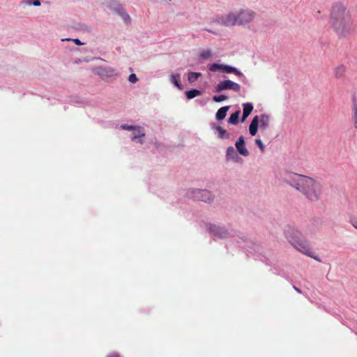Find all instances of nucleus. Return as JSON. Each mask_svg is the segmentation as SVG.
Instances as JSON below:
<instances>
[{"instance_id": "obj_1", "label": "nucleus", "mask_w": 357, "mask_h": 357, "mask_svg": "<svg viewBox=\"0 0 357 357\" xmlns=\"http://www.w3.org/2000/svg\"><path fill=\"white\" fill-rule=\"evenodd\" d=\"M281 179L287 185L301 192L311 202L317 201L321 195V185L311 177L286 172L282 174Z\"/></svg>"}, {"instance_id": "obj_2", "label": "nucleus", "mask_w": 357, "mask_h": 357, "mask_svg": "<svg viewBox=\"0 0 357 357\" xmlns=\"http://www.w3.org/2000/svg\"><path fill=\"white\" fill-rule=\"evenodd\" d=\"M329 23L333 31L342 37L350 35L355 27L351 10L342 2H335L332 5Z\"/></svg>"}, {"instance_id": "obj_3", "label": "nucleus", "mask_w": 357, "mask_h": 357, "mask_svg": "<svg viewBox=\"0 0 357 357\" xmlns=\"http://www.w3.org/2000/svg\"><path fill=\"white\" fill-rule=\"evenodd\" d=\"M284 235L289 243L299 252H307L309 242L303 234L295 227L288 225L284 229Z\"/></svg>"}, {"instance_id": "obj_4", "label": "nucleus", "mask_w": 357, "mask_h": 357, "mask_svg": "<svg viewBox=\"0 0 357 357\" xmlns=\"http://www.w3.org/2000/svg\"><path fill=\"white\" fill-rule=\"evenodd\" d=\"M206 229L213 238L226 239L236 238V232L233 229H228L225 227H221L214 224L206 225Z\"/></svg>"}, {"instance_id": "obj_5", "label": "nucleus", "mask_w": 357, "mask_h": 357, "mask_svg": "<svg viewBox=\"0 0 357 357\" xmlns=\"http://www.w3.org/2000/svg\"><path fill=\"white\" fill-rule=\"evenodd\" d=\"M105 5L110 10L119 15L126 24H130L131 23L130 16L126 12L119 1L117 0H107Z\"/></svg>"}, {"instance_id": "obj_6", "label": "nucleus", "mask_w": 357, "mask_h": 357, "mask_svg": "<svg viewBox=\"0 0 357 357\" xmlns=\"http://www.w3.org/2000/svg\"><path fill=\"white\" fill-rule=\"evenodd\" d=\"M237 26H245L253 22L257 13L249 8H241L236 11Z\"/></svg>"}, {"instance_id": "obj_7", "label": "nucleus", "mask_w": 357, "mask_h": 357, "mask_svg": "<svg viewBox=\"0 0 357 357\" xmlns=\"http://www.w3.org/2000/svg\"><path fill=\"white\" fill-rule=\"evenodd\" d=\"M187 195L190 198L206 203H210L213 200L211 192L205 189H190L188 190Z\"/></svg>"}, {"instance_id": "obj_8", "label": "nucleus", "mask_w": 357, "mask_h": 357, "mask_svg": "<svg viewBox=\"0 0 357 357\" xmlns=\"http://www.w3.org/2000/svg\"><path fill=\"white\" fill-rule=\"evenodd\" d=\"M208 69L210 71L215 72L218 70H220L222 73H234L236 75L240 77L243 82L246 80L245 76L236 67H233L227 64H220L217 63H214L213 64L209 65Z\"/></svg>"}, {"instance_id": "obj_9", "label": "nucleus", "mask_w": 357, "mask_h": 357, "mask_svg": "<svg viewBox=\"0 0 357 357\" xmlns=\"http://www.w3.org/2000/svg\"><path fill=\"white\" fill-rule=\"evenodd\" d=\"M213 22L227 27L237 26L236 11H230L222 15L217 16Z\"/></svg>"}, {"instance_id": "obj_10", "label": "nucleus", "mask_w": 357, "mask_h": 357, "mask_svg": "<svg viewBox=\"0 0 357 357\" xmlns=\"http://www.w3.org/2000/svg\"><path fill=\"white\" fill-rule=\"evenodd\" d=\"M225 90H231L235 92H239L241 86L230 79H225L218 82L215 86V91L220 93Z\"/></svg>"}, {"instance_id": "obj_11", "label": "nucleus", "mask_w": 357, "mask_h": 357, "mask_svg": "<svg viewBox=\"0 0 357 357\" xmlns=\"http://www.w3.org/2000/svg\"><path fill=\"white\" fill-rule=\"evenodd\" d=\"M120 128L122 130L132 131V134L130 137L132 141H135L137 139L141 138L145 136V132L144 128L139 126H132L128 124H121Z\"/></svg>"}, {"instance_id": "obj_12", "label": "nucleus", "mask_w": 357, "mask_h": 357, "mask_svg": "<svg viewBox=\"0 0 357 357\" xmlns=\"http://www.w3.org/2000/svg\"><path fill=\"white\" fill-rule=\"evenodd\" d=\"M236 243L238 247L245 249L247 252L252 253V246H254V243L250 241L246 236L244 235L237 236Z\"/></svg>"}, {"instance_id": "obj_13", "label": "nucleus", "mask_w": 357, "mask_h": 357, "mask_svg": "<svg viewBox=\"0 0 357 357\" xmlns=\"http://www.w3.org/2000/svg\"><path fill=\"white\" fill-rule=\"evenodd\" d=\"M225 158L227 161L231 160L237 163H240L243 160L233 146H228L227 148Z\"/></svg>"}, {"instance_id": "obj_14", "label": "nucleus", "mask_w": 357, "mask_h": 357, "mask_svg": "<svg viewBox=\"0 0 357 357\" xmlns=\"http://www.w3.org/2000/svg\"><path fill=\"white\" fill-rule=\"evenodd\" d=\"M235 146L236 148L237 152L243 156L249 155V151L247 149L245 145V138L243 136L239 137L238 140L235 143Z\"/></svg>"}, {"instance_id": "obj_15", "label": "nucleus", "mask_w": 357, "mask_h": 357, "mask_svg": "<svg viewBox=\"0 0 357 357\" xmlns=\"http://www.w3.org/2000/svg\"><path fill=\"white\" fill-rule=\"evenodd\" d=\"M98 74L102 77H110L116 75V70L110 67H99Z\"/></svg>"}, {"instance_id": "obj_16", "label": "nucleus", "mask_w": 357, "mask_h": 357, "mask_svg": "<svg viewBox=\"0 0 357 357\" xmlns=\"http://www.w3.org/2000/svg\"><path fill=\"white\" fill-rule=\"evenodd\" d=\"M270 124V116L266 114H262L259 118V128L262 130H266L269 127Z\"/></svg>"}, {"instance_id": "obj_17", "label": "nucleus", "mask_w": 357, "mask_h": 357, "mask_svg": "<svg viewBox=\"0 0 357 357\" xmlns=\"http://www.w3.org/2000/svg\"><path fill=\"white\" fill-rule=\"evenodd\" d=\"M259 123V118L258 116H255L251 121L249 126V132L252 136H255L258 130Z\"/></svg>"}, {"instance_id": "obj_18", "label": "nucleus", "mask_w": 357, "mask_h": 357, "mask_svg": "<svg viewBox=\"0 0 357 357\" xmlns=\"http://www.w3.org/2000/svg\"><path fill=\"white\" fill-rule=\"evenodd\" d=\"M212 128L215 130L216 133L218 134V137L220 139H229L230 137V134L228 133L227 130L223 129L222 127L213 124Z\"/></svg>"}, {"instance_id": "obj_19", "label": "nucleus", "mask_w": 357, "mask_h": 357, "mask_svg": "<svg viewBox=\"0 0 357 357\" xmlns=\"http://www.w3.org/2000/svg\"><path fill=\"white\" fill-rule=\"evenodd\" d=\"M243 115L241 121L243 122L250 114L253 110V105L250 102L244 103L243 105Z\"/></svg>"}, {"instance_id": "obj_20", "label": "nucleus", "mask_w": 357, "mask_h": 357, "mask_svg": "<svg viewBox=\"0 0 357 357\" xmlns=\"http://www.w3.org/2000/svg\"><path fill=\"white\" fill-rule=\"evenodd\" d=\"M230 106H224L220 107L215 114V119L218 121H222L227 116V113Z\"/></svg>"}, {"instance_id": "obj_21", "label": "nucleus", "mask_w": 357, "mask_h": 357, "mask_svg": "<svg viewBox=\"0 0 357 357\" xmlns=\"http://www.w3.org/2000/svg\"><path fill=\"white\" fill-rule=\"evenodd\" d=\"M346 72V67L343 64H340L335 68V77L337 79L342 78Z\"/></svg>"}, {"instance_id": "obj_22", "label": "nucleus", "mask_w": 357, "mask_h": 357, "mask_svg": "<svg viewBox=\"0 0 357 357\" xmlns=\"http://www.w3.org/2000/svg\"><path fill=\"white\" fill-rule=\"evenodd\" d=\"M170 79L172 84L178 89H182V84L181 83V76L179 74H172L170 76Z\"/></svg>"}, {"instance_id": "obj_23", "label": "nucleus", "mask_w": 357, "mask_h": 357, "mask_svg": "<svg viewBox=\"0 0 357 357\" xmlns=\"http://www.w3.org/2000/svg\"><path fill=\"white\" fill-rule=\"evenodd\" d=\"M240 113L241 110L239 109L233 112L228 119V123L231 125H236L238 123Z\"/></svg>"}, {"instance_id": "obj_24", "label": "nucleus", "mask_w": 357, "mask_h": 357, "mask_svg": "<svg viewBox=\"0 0 357 357\" xmlns=\"http://www.w3.org/2000/svg\"><path fill=\"white\" fill-rule=\"evenodd\" d=\"M202 91L199 89H192L185 91V96L188 99H192L199 95H201Z\"/></svg>"}, {"instance_id": "obj_25", "label": "nucleus", "mask_w": 357, "mask_h": 357, "mask_svg": "<svg viewBox=\"0 0 357 357\" xmlns=\"http://www.w3.org/2000/svg\"><path fill=\"white\" fill-rule=\"evenodd\" d=\"M202 76V73L190 72L188 74V80L190 83L195 82L199 77Z\"/></svg>"}, {"instance_id": "obj_26", "label": "nucleus", "mask_w": 357, "mask_h": 357, "mask_svg": "<svg viewBox=\"0 0 357 357\" xmlns=\"http://www.w3.org/2000/svg\"><path fill=\"white\" fill-rule=\"evenodd\" d=\"M353 114H354V123L356 128H357V102L355 96L353 97Z\"/></svg>"}, {"instance_id": "obj_27", "label": "nucleus", "mask_w": 357, "mask_h": 357, "mask_svg": "<svg viewBox=\"0 0 357 357\" xmlns=\"http://www.w3.org/2000/svg\"><path fill=\"white\" fill-rule=\"evenodd\" d=\"M211 56H212V52L210 50H204L200 53L199 57L201 59L206 60V59H210L211 57Z\"/></svg>"}, {"instance_id": "obj_28", "label": "nucleus", "mask_w": 357, "mask_h": 357, "mask_svg": "<svg viewBox=\"0 0 357 357\" xmlns=\"http://www.w3.org/2000/svg\"><path fill=\"white\" fill-rule=\"evenodd\" d=\"M307 250H308L307 252H301L311 258H313L314 259H315L317 261H319V262L321 261V259L319 257H318L317 256H315L314 252L312 251L310 244L307 245Z\"/></svg>"}, {"instance_id": "obj_29", "label": "nucleus", "mask_w": 357, "mask_h": 357, "mask_svg": "<svg viewBox=\"0 0 357 357\" xmlns=\"http://www.w3.org/2000/svg\"><path fill=\"white\" fill-rule=\"evenodd\" d=\"M227 98H228V97L226 96L225 95L220 94V95H218V96H214L213 97V100L215 102H221L227 100Z\"/></svg>"}, {"instance_id": "obj_30", "label": "nucleus", "mask_w": 357, "mask_h": 357, "mask_svg": "<svg viewBox=\"0 0 357 357\" xmlns=\"http://www.w3.org/2000/svg\"><path fill=\"white\" fill-rule=\"evenodd\" d=\"M255 144L257 145V146L259 148L261 152H264L265 146L264 145L262 141L259 138L255 139Z\"/></svg>"}, {"instance_id": "obj_31", "label": "nucleus", "mask_w": 357, "mask_h": 357, "mask_svg": "<svg viewBox=\"0 0 357 357\" xmlns=\"http://www.w3.org/2000/svg\"><path fill=\"white\" fill-rule=\"evenodd\" d=\"M138 80L135 74L132 73L128 77V81L131 83H135Z\"/></svg>"}, {"instance_id": "obj_32", "label": "nucleus", "mask_w": 357, "mask_h": 357, "mask_svg": "<svg viewBox=\"0 0 357 357\" xmlns=\"http://www.w3.org/2000/svg\"><path fill=\"white\" fill-rule=\"evenodd\" d=\"M29 4L35 6H39L41 3L40 0H33V1L30 2Z\"/></svg>"}, {"instance_id": "obj_33", "label": "nucleus", "mask_w": 357, "mask_h": 357, "mask_svg": "<svg viewBox=\"0 0 357 357\" xmlns=\"http://www.w3.org/2000/svg\"><path fill=\"white\" fill-rule=\"evenodd\" d=\"M73 41L77 45H82L83 43L81 42V40L78 38H74L73 39Z\"/></svg>"}, {"instance_id": "obj_34", "label": "nucleus", "mask_w": 357, "mask_h": 357, "mask_svg": "<svg viewBox=\"0 0 357 357\" xmlns=\"http://www.w3.org/2000/svg\"><path fill=\"white\" fill-rule=\"evenodd\" d=\"M351 225H353L354 227H355L356 229H357V220H351Z\"/></svg>"}, {"instance_id": "obj_35", "label": "nucleus", "mask_w": 357, "mask_h": 357, "mask_svg": "<svg viewBox=\"0 0 357 357\" xmlns=\"http://www.w3.org/2000/svg\"><path fill=\"white\" fill-rule=\"evenodd\" d=\"M107 357H120L117 353H114L110 355H108Z\"/></svg>"}, {"instance_id": "obj_36", "label": "nucleus", "mask_w": 357, "mask_h": 357, "mask_svg": "<svg viewBox=\"0 0 357 357\" xmlns=\"http://www.w3.org/2000/svg\"><path fill=\"white\" fill-rule=\"evenodd\" d=\"M294 289L298 293H301V290L296 287V286H293Z\"/></svg>"}, {"instance_id": "obj_37", "label": "nucleus", "mask_w": 357, "mask_h": 357, "mask_svg": "<svg viewBox=\"0 0 357 357\" xmlns=\"http://www.w3.org/2000/svg\"><path fill=\"white\" fill-rule=\"evenodd\" d=\"M204 30H205L206 31H207V32H209V33H215V32H214V31H211V30H210V29H205Z\"/></svg>"}, {"instance_id": "obj_38", "label": "nucleus", "mask_w": 357, "mask_h": 357, "mask_svg": "<svg viewBox=\"0 0 357 357\" xmlns=\"http://www.w3.org/2000/svg\"><path fill=\"white\" fill-rule=\"evenodd\" d=\"M150 1L152 2H158V0H150Z\"/></svg>"}, {"instance_id": "obj_39", "label": "nucleus", "mask_w": 357, "mask_h": 357, "mask_svg": "<svg viewBox=\"0 0 357 357\" xmlns=\"http://www.w3.org/2000/svg\"><path fill=\"white\" fill-rule=\"evenodd\" d=\"M315 231H316L315 229H313V230L310 231L311 233H314Z\"/></svg>"}, {"instance_id": "obj_40", "label": "nucleus", "mask_w": 357, "mask_h": 357, "mask_svg": "<svg viewBox=\"0 0 357 357\" xmlns=\"http://www.w3.org/2000/svg\"><path fill=\"white\" fill-rule=\"evenodd\" d=\"M70 38H66V39H63L62 40H70Z\"/></svg>"}, {"instance_id": "obj_41", "label": "nucleus", "mask_w": 357, "mask_h": 357, "mask_svg": "<svg viewBox=\"0 0 357 357\" xmlns=\"http://www.w3.org/2000/svg\"><path fill=\"white\" fill-rule=\"evenodd\" d=\"M139 142L140 144H142V139H139Z\"/></svg>"}]
</instances>
